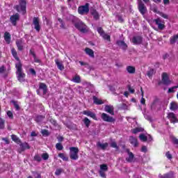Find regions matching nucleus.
Listing matches in <instances>:
<instances>
[{
  "instance_id": "nucleus-1",
  "label": "nucleus",
  "mask_w": 178,
  "mask_h": 178,
  "mask_svg": "<svg viewBox=\"0 0 178 178\" xmlns=\"http://www.w3.org/2000/svg\"><path fill=\"white\" fill-rule=\"evenodd\" d=\"M70 17L72 23H74L76 29L79 30V31H81V33H87V26L86 24H84V23H83V22H81V21L77 22V17H76L73 15H70Z\"/></svg>"
},
{
  "instance_id": "nucleus-2",
  "label": "nucleus",
  "mask_w": 178,
  "mask_h": 178,
  "mask_svg": "<svg viewBox=\"0 0 178 178\" xmlns=\"http://www.w3.org/2000/svg\"><path fill=\"white\" fill-rule=\"evenodd\" d=\"M15 67L17 69V79L20 83H23L26 77V74L23 72V68H22V63L20 62L16 63Z\"/></svg>"
},
{
  "instance_id": "nucleus-3",
  "label": "nucleus",
  "mask_w": 178,
  "mask_h": 178,
  "mask_svg": "<svg viewBox=\"0 0 178 178\" xmlns=\"http://www.w3.org/2000/svg\"><path fill=\"white\" fill-rule=\"evenodd\" d=\"M70 158L73 161H77L79 159V147H70Z\"/></svg>"
},
{
  "instance_id": "nucleus-4",
  "label": "nucleus",
  "mask_w": 178,
  "mask_h": 178,
  "mask_svg": "<svg viewBox=\"0 0 178 178\" xmlns=\"http://www.w3.org/2000/svg\"><path fill=\"white\" fill-rule=\"evenodd\" d=\"M26 0H19V4L15 6V9L17 12H19L22 13V15H25L26 13Z\"/></svg>"
},
{
  "instance_id": "nucleus-5",
  "label": "nucleus",
  "mask_w": 178,
  "mask_h": 178,
  "mask_svg": "<svg viewBox=\"0 0 178 178\" xmlns=\"http://www.w3.org/2000/svg\"><path fill=\"white\" fill-rule=\"evenodd\" d=\"M90 12V4L86 3L85 6H81L78 8V13L79 15H84V13H88Z\"/></svg>"
},
{
  "instance_id": "nucleus-6",
  "label": "nucleus",
  "mask_w": 178,
  "mask_h": 178,
  "mask_svg": "<svg viewBox=\"0 0 178 178\" xmlns=\"http://www.w3.org/2000/svg\"><path fill=\"white\" fill-rule=\"evenodd\" d=\"M154 23L158 26L159 30H163V29H165V22L162 21L161 18L154 19Z\"/></svg>"
},
{
  "instance_id": "nucleus-7",
  "label": "nucleus",
  "mask_w": 178,
  "mask_h": 178,
  "mask_svg": "<svg viewBox=\"0 0 178 178\" xmlns=\"http://www.w3.org/2000/svg\"><path fill=\"white\" fill-rule=\"evenodd\" d=\"M33 24L34 26L35 30H36L38 33H40V30H41V26H40V19L38 17H33Z\"/></svg>"
},
{
  "instance_id": "nucleus-8",
  "label": "nucleus",
  "mask_w": 178,
  "mask_h": 178,
  "mask_svg": "<svg viewBox=\"0 0 178 178\" xmlns=\"http://www.w3.org/2000/svg\"><path fill=\"white\" fill-rule=\"evenodd\" d=\"M162 83L164 86H169L172 83V81L169 80V76H168L166 72H163L162 74Z\"/></svg>"
},
{
  "instance_id": "nucleus-9",
  "label": "nucleus",
  "mask_w": 178,
  "mask_h": 178,
  "mask_svg": "<svg viewBox=\"0 0 178 178\" xmlns=\"http://www.w3.org/2000/svg\"><path fill=\"white\" fill-rule=\"evenodd\" d=\"M138 10L143 16H144L145 12H147V7H145V5H144V3H143L141 0H139L138 1Z\"/></svg>"
},
{
  "instance_id": "nucleus-10",
  "label": "nucleus",
  "mask_w": 178,
  "mask_h": 178,
  "mask_svg": "<svg viewBox=\"0 0 178 178\" xmlns=\"http://www.w3.org/2000/svg\"><path fill=\"white\" fill-rule=\"evenodd\" d=\"M101 118L104 122H108V123H112L115 121L112 117L108 115V114L105 113H102Z\"/></svg>"
},
{
  "instance_id": "nucleus-11",
  "label": "nucleus",
  "mask_w": 178,
  "mask_h": 178,
  "mask_svg": "<svg viewBox=\"0 0 178 178\" xmlns=\"http://www.w3.org/2000/svg\"><path fill=\"white\" fill-rule=\"evenodd\" d=\"M19 19H20L19 13H16L15 15H11L10 17V22L14 26H16L17 20H19Z\"/></svg>"
},
{
  "instance_id": "nucleus-12",
  "label": "nucleus",
  "mask_w": 178,
  "mask_h": 178,
  "mask_svg": "<svg viewBox=\"0 0 178 178\" xmlns=\"http://www.w3.org/2000/svg\"><path fill=\"white\" fill-rule=\"evenodd\" d=\"M131 41L134 45H139L143 42V38L141 36H134Z\"/></svg>"
},
{
  "instance_id": "nucleus-13",
  "label": "nucleus",
  "mask_w": 178,
  "mask_h": 178,
  "mask_svg": "<svg viewBox=\"0 0 178 178\" xmlns=\"http://www.w3.org/2000/svg\"><path fill=\"white\" fill-rule=\"evenodd\" d=\"M139 138L140 141L145 143V141H152V137L148 135V136H145L144 134H142L139 136Z\"/></svg>"
},
{
  "instance_id": "nucleus-14",
  "label": "nucleus",
  "mask_w": 178,
  "mask_h": 178,
  "mask_svg": "<svg viewBox=\"0 0 178 178\" xmlns=\"http://www.w3.org/2000/svg\"><path fill=\"white\" fill-rule=\"evenodd\" d=\"M105 112L110 113V115H115L114 108L112 105H106L104 107Z\"/></svg>"
},
{
  "instance_id": "nucleus-15",
  "label": "nucleus",
  "mask_w": 178,
  "mask_h": 178,
  "mask_svg": "<svg viewBox=\"0 0 178 178\" xmlns=\"http://www.w3.org/2000/svg\"><path fill=\"white\" fill-rule=\"evenodd\" d=\"M168 119L170 120L171 123H177V118H176V115L174 113H170L168 115Z\"/></svg>"
},
{
  "instance_id": "nucleus-16",
  "label": "nucleus",
  "mask_w": 178,
  "mask_h": 178,
  "mask_svg": "<svg viewBox=\"0 0 178 178\" xmlns=\"http://www.w3.org/2000/svg\"><path fill=\"white\" fill-rule=\"evenodd\" d=\"M129 143L133 147H138V140L134 136H129Z\"/></svg>"
},
{
  "instance_id": "nucleus-17",
  "label": "nucleus",
  "mask_w": 178,
  "mask_h": 178,
  "mask_svg": "<svg viewBox=\"0 0 178 178\" xmlns=\"http://www.w3.org/2000/svg\"><path fill=\"white\" fill-rule=\"evenodd\" d=\"M116 44L118 45V47H120L124 51L127 49V44H126L123 40H117Z\"/></svg>"
},
{
  "instance_id": "nucleus-18",
  "label": "nucleus",
  "mask_w": 178,
  "mask_h": 178,
  "mask_svg": "<svg viewBox=\"0 0 178 178\" xmlns=\"http://www.w3.org/2000/svg\"><path fill=\"white\" fill-rule=\"evenodd\" d=\"M127 152H128L129 156L126 158V161L129 163L133 162L134 160V154L133 152H130L129 149H127Z\"/></svg>"
},
{
  "instance_id": "nucleus-19",
  "label": "nucleus",
  "mask_w": 178,
  "mask_h": 178,
  "mask_svg": "<svg viewBox=\"0 0 178 178\" xmlns=\"http://www.w3.org/2000/svg\"><path fill=\"white\" fill-rule=\"evenodd\" d=\"M83 113L86 116H90V118H92V119L97 120V115H95V113H92V111H83Z\"/></svg>"
},
{
  "instance_id": "nucleus-20",
  "label": "nucleus",
  "mask_w": 178,
  "mask_h": 178,
  "mask_svg": "<svg viewBox=\"0 0 178 178\" xmlns=\"http://www.w3.org/2000/svg\"><path fill=\"white\" fill-rule=\"evenodd\" d=\"M42 90L43 94H47V85L43 83H40L39 90H37V93L40 94V90Z\"/></svg>"
},
{
  "instance_id": "nucleus-21",
  "label": "nucleus",
  "mask_w": 178,
  "mask_h": 178,
  "mask_svg": "<svg viewBox=\"0 0 178 178\" xmlns=\"http://www.w3.org/2000/svg\"><path fill=\"white\" fill-rule=\"evenodd\" d=\"M104 103L102 99H99L96 96H93V104H95V105H102Z\"/></svg>"
},
{
  "instance_id": "nucleus-22",
  "label": "nucleus",
  "mask_w": 178,
  "mask_h": 178,
  "mask_svg": "<svg viewBox=\"0 0 178 178\" xmlns=\"http://www.w3.org/2000/svg\"><path fill=\"white\" fill-rule=\"evenodd\" d=\"M55 63H56V65L58 69H59V70L62 71L65 69V66L63 65V63L60 62L58 59H56Z\"/></svg>"
},
{
  "instance_id": "nucleus-23",
  "label": "nucleus",
  "mask_w": 178,
  "mask_h": 178,
  "mask_svg": "<svg viewBox=\"0 0 178 178\" xmlns=\"http://www.w3.org/2000/svg\"><path fill=\"white\" fill-rule=\"evenodd\" d=\"M16 45L19 49V51H23L24 47L23 46V40H16Z\"/></svg>"
},
{
  "instance_id": "nucleus-24",
  "label": "nucleus",
  "mask_w": 178,
  "mask_h": 178,
  "mask_svg": "<svg viewBox=\"0 0 178 178\" xmlns=\"http://www.w3.org/2000/svg\"><path fill=\"white\" fill-rule=\"evenodd\" d=\"M170 111H177L178 109V104L176 102H172L170 104Z\"/></svg>"
},
{
  "instance_id": "nucleus-25",
  "label": "nucleus",
  "mask_w": 178,
  "mask_h": 178,
  "mask_svg": "<svg viewBox=\"0 0 178 178\" xmlns=\"http://www.w3.org/2000/svg\"><path fill=\"white\" fill-rule=\"evenodd\" d=\"M90 13L93 16L95 20H98L99 19V13H97V10H91Z\"/></svg>"
},
{
  "instance_id": "nucleus-26",
  "label": "nucleus",
  "mask_w": 178,
  "mask_h": 178,
  "mask_svg": "<svg viewBox=\"0 0 178 178\" xmlns=\"http://www.w3.org/2000/svg\"><path fill=\"white\" fill-rule=\"evenodd\" d=\"M86 55H88L90 58H94V51L88 47L85 49Z\"/></svg>"
},
{
  "instance_id": "nucleus-27",
  "label": "nucleus",
  "mask_w": 178,
  "mask_h": 178,
  "mask_svg": "<svg viewBox=\"0 0 178 178\" xmlns=\"http://www.w3.org/2000/svg\"><path fill=\"white\" fill-rule=\"evenodd\" d=\"M4 40L6 44H10V40H11L10 33H9L8 32H5Z\"/></svg>"
},
{
  "instance_id": "nucleus-28",
  "label": "nucleus",
  "mask_w": 178,
  "mask_h": 178,
  "mask_svg": "<svg viewBox=\"0 0 178 178\" xmlns=\"http://www.w3.org/2000/svg\"><path fill=\"white\" fill-rule=\"evenodd\" d=\"M127 72H128L129 74H134V73H136V67L131 65L127 66Z\"/></svg>"
},
{
  "instance_id": "nucleus-29",
  "label": "nucleus",
  "mask_w": 178,
  "mask_h": 178,
  "mask_svg": "<svg viewBox=\"0 0 178 178\" xmlns=\"http://www.w3.org/2000/svg\"><path fill=\"white\" fill-rule=\"evenodd\" d=\"M142 131H144V128L136 127L131 129V133H133V134H137V133H142Z\"/></svg>"
},
{
  "instance_id": "nucleus-30",
  "label": "nucleus",
  "mask_w": 178,
  "mask_h": 178,
  "mask_svg": "<svg viewBox=\"0 0 178 178\" xmlns=\"http://www.w3.org/2000/svg\"><path fill=\"white\" fill-rule=\"evenodd\" d=\"M11 54L16 60H17L18 62L20 61V60L19 59V56H17V51H16V49H15V48L11 49Z\"/></svg>"
},
{
  "instance_id": "nucleus-31",
  "label": "nucleus",
  "mask_w": 178,
  "mask_h": 178,
  "mask_svg": "<svg viewBox=\"0 0 178 178\" xmlns=\"http://www.w3.org/2000/svg\"><path fill=\"white\" fill-rule=\"evenodd\" d=\"M44 119H45V116L38 115L35 117V122H37V123H41V122H42V120H44Z\"/></svg>"
},
{
  "instance_id": "nucleus-32",
  "label": "nucleus",
  "mask_w": 178,
  "mask_h": 178,
  "mask_svg": "<svg viewBox=\"0 0 178 178\" xmlns=\"http://www.w3.org/2000/svg\"><path fill=\"white\" fill-rule=\"evenodd\" d=\"M178 40V34L177 35H175L174 36H172L170 38V44H175L176 43V41H177Z\"/></svg>"
},
{
  "instance_id": "nucleus-33",
  "label": "nucleus",
  "mask_w": 178,
  "mask_h": 178,
  "mask_svg": "<svg viewBox=\"0 0 178 178\" xmlns=\"http://www.w3.org/2000/svg\"><path fill=\"white\" fill-rule=\"evenodd\" d=\"M58 156H59V158L63 159V161H65V162L69 161V157L66 156V155H65V154H63V153L58 154Z\"/></svg>"
},
{
  "instance_id": "nucleus-34",
  "label": "nucleus",
  "mask_w": 178,
  "mask_h": 178,
  "mask_svg": "<svg viewBox=\"0 0 178 178\" xmlns=\"http://www.w3.org/2000/svg\"><path fill=\"white\" fill-rule=\"evenodd\" d=\"M97 147H99L100 148H102V149H105L108 147V143H101L98 142Z\"/></svg>"
},
{
  "instance_id": "nucleus-35",
  "label": "nucleus",
  "mask_w": 178,
  "mask_h": 178,
  "mask_svg": "<svg viewBox=\"0 0 178 178\" xmlns=\"http://www.w3.org/2000/svg\"><path fill=\"white\" fill-rule=\"evenodd\" d=\"M72 81L74 83H80L81 81V79L80 78V76L76 75L75 76L73 77Z\"/></svg>"
},
{
  "instance_id": "nucleus-36",
  "label": "nucleus",
  "mask_w": 178,
  "mask_h": 178,
  "mask_svg": "<svg viewBox=\"0 0 178 178\" xmlns=\"http://www.w3.org/2000/svg\"><path fill=\"white\" fill-rule=\"evenodd\" d=\"M140 91H141V95H142V98L140 99V104H142V105H145V99H144V91H143V88H140Z\"/></svg>"
},
{
  "instance_id": "nucleus-37",
  "label": "nucleus",
  "mask_w": 178,
  "mask_h": 178,
  "mask_svg": "<svg viewBox=\"0 0 178 178\" xmlns=\"http://www.w3.org/2000/svg\"><path fill=\"white\" fill-rule=\"evenodd\" d=\"M83 123L87 127H90V124L91 123V121L88 118H85L83 119Z\"/></svg>"
},
{
  "instance_id": "nucleus-38",
  "label": "nucleus",
  "mask_w": 178,
  "mask_h": 178,
  "mask_svg": "<svg viewBox=\"0 0 178 178\" xmlns=\"http://www.w3.org/2000/svg\"><path fill=\"white\" fill-rule=\"evenodd\" d=\"M0 129L2 130L5 129V120L2 118H0Z\"/></svg>"
},
{
  "instance_id": "nucleus-39",
  "label": "nucleus",
  "mask_w": 178,
  "mask_h": 178,
  "mask_svg": "<svg viewBox=\"0 0 178 178\" xmlns=\"http://www.w3.org/2000/svg\"><path fill=\"white\" fill-rule=\"evenodd\" d=\"M100 170L102 172H106L108 170V165H106V164L100 165Z\"/></svg>"
},
{
  "instance_id": "nucleus-40",
  "label": "nucleus",
  "mask_w": 178,
  "mask_h": 178,
  "mask_svg": "<svg viewBox=\"0 0 178 178\" xmlns=\"http://www.w3.org/2000/svg\"><path fill=\"white\" fill-rule=\"evenodd\" d=\"M12 104H13L15 111H20V106L17 104V102L12 101Z\"/></svg>"
},
{
  "instance_id": "nucleus-41",
  "label": "nucleus",
  "mask_w": 178,
  "mask_h": 178,
  "mask_svg": "<svg viewBox=\"0 0 178 178\" xmlns=\"http://www.w3.org/2000/svg\"><path fill=\"white\" fill-rule=\"evenodd\" d=\"M173 172H170L165 175L162 176L161 178H173Z\"/></svg>"
},
{
  "instance_id": "nucleus-42",
  "label": "nucleus",
  "mask_w": 178,
  "mask_h": 178,
  "mask_svg": "<svg viewBox=\"0 0 178 178\" xmlns=\"http://www.w3.org/2000/svg\"><path fill=\"white\" fill-rule=\"evenodd\" d=\"M102 36L103 37L104 40H106V41H111V35L106 33H103Z\"/></svg>"
},
{
  "instance_id": "nucleus-43",
  "label": "nucleus",
  "mask_w": 178,
  "mask_h": 178,
  "mask_svg": "<svg viewBox=\"0 0 178 178\" xmlns=\"http://www.w3.org/2000/svg\"><path fill=\"white\" fill-rule=\"evenodd\" d=\"M33 159L37 162H41L42 161L41 156H40V154H35L33 157Z\"/></svg>"
},
{
  "instance_id": "nucleus-44",
  "label": "nucleus",
  "mask_w": 178,
  "mask_h": 178,
  "mask_svg": "<svg viewBox=\"0 0 178 178\" xmlns=\"http://www.w3.org/2000/svg\"><path fill=\"white\" fill-rule=\"evenodd\" d=\"M56 148L58 151H62L63 149V145H62V143H57L56 144Z\"/></svg>"
},
{
  "instance_id": "nucleus-45",
  "label": "nucleus",
  "mask_w": 178,
  "mask_h": 178,
  "mask_svg": "<svg viewBox=\"0 0 178 178\" xmlns=\"http://www.w3.org/2000/svg\"><path fill=\"white\" fill-rule=\"evenodd\" d=\"M21 147L22 149H29L30 148V145H29L27 143L21 144Z\"/></svg>"
},
{
  "instance_id": "nucleus-46",
  "label": "nucleus",
  "mask_w": 178,
  "mask_h": 178,
  "mask_svg": "<svg viewBox=\"0 0 178 178\" xmlns=\"http://www.w3.org/2000/svg\"><path fill=\"white\" fill-rule=\"evenodd\" d=\"M43 20L44 22H46L47 26H49V27H51V24H52V22H51V20L47 19V17H45L44 19L43 18Z\"/></svg>"
},
{
  "instance_id": "nucleus-47",
  "label": "nucleus",
  "mask_w": 178,
  "mask_h": 178,
  "mask_svg": "<svg viewBox=\"0 0 178 178\" xmlns=\"http://www.w3.org/2000/svg\"><path fill=\"white\" fill-rule=\"evenodd\" d=\"M42 158L44 161H47L49 158V155L47 153H44L42 154Z\"/></svg>"
},
{
  "instance_id": "nucleus-48",
  "label": "nucleus",
  "mask_w": 178,
  "mask_h": 178,
  "mask_svg": "<svg viewBox=\"0 0 178 178\" xmlns=\"http://www.w3.org/2000/svg\"><path fill=\"white\" fill-rule=\"evenodd\" d=\"M11 138L13 141H15V143H19V138L16 135H12Z\"/></svg>"
},
{
  "instance_id": "nucleus-49",
  "label": "nucleus",
  "mask_w": 178,
  "mask_h": 178,
  "mask_svg": "<svg viewBox=\"0 0 178 178\" xmlns=\"http://www.w3.org/2000/svg\"><path fill=\"white\" fill-rule=\"evenodd\" d=\"M7 116H8L9 119H13V113H12L10 111H8Z\"/></svg>"
},
{
  "instance_id": "nucleus-50",
  "label": "nucleus",
  "mask_w": 178,
  "mask_h": 178,
  "mask_svg": "<svg viewBox=\"0 0 178 178\" xmlns=\"http://www.w3.org/2000/svg\"><path fill=\"white\" fill-rule=\"evenodd\" d=\"M111 147H112V148H116L117 149H119V147H118L116 142H112L111 143Z\"/></svg>"
},
{
  "instance_id": "nucleus-51",
  "label": "nucleus",
  "mask_w": 178,
  "mask_h": 178,
  "mask_svg": "<svg viewBox=\"0 0 178 178\" xmlns=\"http://www.w3.org/2000/svg\"><path fill=\"white\" fill-rule=\"evenodd\" d=\"M99 173L102 178H106V175L105 174V171L99 170Z\"/></svg>"
},
{
  "instance_id": "nucleus-52",
  "label": "nucleus",
  "mask_w": 178,
  "mask_h": 178,
  "mask_svg": "<svg viewBox=\"0 0 178 178\" xmlns=\"http://www.w3.org/2000/svg\"><path fill=\"white\" fill-rule=\"evenodd\" d=\"M63 172V170L62 168H60V169H57L55 172V175L56 176H60V173H62Z\"/></svg>"
},
{
  "instance_id": "nucleus-53",
  "label": "nucleus",
  "mask_w": 178,
  "mask_h": 178,
  "mask_svg": "<svg viewBox=\"0 0 178 178\" xmlns=\"http://www.w3.org/2000/svg\"><path fill=\"white\" fill-rule=\"evenodd\" d=\"M97 32L99 33V34H100V35H102L105 33V32H104V30L101 27L97 28Z\"/></svg>"
},
{
  "instance_id": "nucleus-54",
  "label": "nucleus",
  "mask_w": 178,
  "mask_h": 178,
  "mask_svg": "<svg viewBox=\"0 0 178 178\" xmlns=\"http://www.w3.org/2000/svg\"><path fill=\"white\" fill-rule=\"evenodd\" d=\"M33 175L35 178H41V174H40L38 172H33Z\"/></svg>"
},
{
  "instance_id": "nucleus-55",
  "label": "nucleus",
  "mask_w": 178,
  "mask_h": 178,
  "mask_svg": "<svg viewBox=\"0 0 178 178\" xmlns=\"http://www.w3.org/2000/svg\"><path fill=\"white\" fill-rule=\"evenodd\" d=\"M41 133L43 136H49V132H48V130L47 129L42 130Z\"/></svg>"
},
{
  "instance_id": "nucleus-56",
  "label": "nucleus",
  "mask_w": 178,
  "mask_h": 178,
  "mask_svg": "<svg viewBox=\"0 0 178 178\" xmlns=\"http://www.w3.org/2000/svg\"><path fill=\"white\" fill-rule=\"evenodd\" d=\"M58 22L61 24L60 28L61 29H65V24H63V20H62V19L59 18Z\"/></svg>"
},
{
  "instance_id": "nucleus-57",
  "label": "nucleus",
  "mask_w": 178,
  "mask_h": 178,
  "mask_svg": "<svg viewBox=\"0 0 178 178\" xmlns=\"http://www.w3.org/2000/svg\"><path fill=\"white\" fill-rule=\"evenodd\" d=\"M165 156L166 158H168V159H172V154H170V152H166Z\"/></svg>"
},
{
  "instance_id": "nucleus-58",
  "label": "nucleus",
  "mask_w": 178,
  "mask_h": 178,
  "mask_svg": "<svg viewBox=\"0 0 178 178\" xmlns=\"http://www.w3.org/2000/svg\"><path fill=\"white\" fill-rule=\"evenodd\" d=\"M32 55H33V57H34V62H35V63H40V59L36 58L35 54L34 53H32Z\"/></svg>"
},
{
  "instance_id": "nucleus-59",
  "label": "nucleus",
  "mask_w": 178,
  "mask_h": 178,
  "mask_svg": "<svg viewBox=\"0 0 178 178\" xmlns=\"http://www.w3.org/2000/svg\"><path fill=\"white\" fill-rule=\"evenodd\" d=\"M154 74V70H150L147 72L148 77H151Z\"/></svg>"
},
{
  "instance_id": "nucleus-60",
  "label": "nucleus",
  "mask_w": 178,
  "mask_h": 178,
  "mask_svg": "<svg viewBox=\"0 0 178 178\" xmlns=\"http://www.w3.org/2000/svg\"><path fill=\"white\" fill-rule=\"evenodd\" d=\"M6 70V68H5V66L2 65L0 67V73L1 74L4 73Z\"/></svg>"
},
{
  "instance_id": "nucleus-61",
  "label": "nucleus",
  "mask_w": 178,
  "mask_h": 178,
  "mask_svg": "<svg viewBox=\"0 0 178 178\" xmlns=\"http://www.w3.org/2000/svg\"><path fill=\"white\" fill-rule=\"evenodd\" d=\"M160 16H161V17H163V19H168V15L164 14L163 13H160Z\"/></svg>"
},
{
  "instance_id": "nucleus-62",
  "label": "nucleus",
  "mask_w": 178,
  "mask_h": 178,
  "mask_svg": "<svg viewBox=\"0 0 178 178\" xmlns=\"http://www.w3.org/2000/svg\"><path fill=\"white\" fill-rule=\"evenodd\" d=\"M29 72H30V73H31V74H33L34 76H35L36 72H35V70L34 69L31 68V69L29 70Z\"/></svg>"
},
{
  "instance_id": "nucleus-63",
  "label": "nucleus",
  "mask_w": 178,
  "mask_h": 178,
  "mask_svg": "<svg viewBox=\"0 0 178 178\" xmlns=\"http://www.w3.org/2000/svg\"><path fill=\"white\" fill-rule=\"evenodd\" d=\"M142 152H147V146H143L141 148Z\"/></svg>"
},
{
  "instance_id": "nucleus-64",
  "label": "nucleus",
  "mask_w": 178,
  "mask_h": 178,
  "mask_svg": "<svg viewBox=\"0 0 178 178\" xmlns=\"http://www.w3.org/2000/svg\"><path fill=\"white\" fill-rule=\"evenodd\" d=\"M172 142L174 143V144H178V139L176 138H173Z\"/></svg>"
}]
</instances>
